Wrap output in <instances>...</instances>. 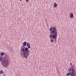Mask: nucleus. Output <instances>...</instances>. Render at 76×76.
Listing matches in <instances>:
<instances>
[{
	"label": "nucleus",
	"mask_w": 76,
	"mask_h": 76,
	"mask_svg": "<svg viewBox=\"0 0 76 76\" xmlns=\"http://www.w3.org/2000/svg\"><path fill=\"white\" fill-rule=\"evenodd\" d=\"M50 31H51V33L54 34V35L51 34L50 35V39H52L53 38V39L56 38L57 35V31L56 30V27L54 26L53 28L51 27L50 30Z\"/></svg>",
	"instance_id": "nucleus-1"
},
{
	"label": "nucleus",
	"mask_w": 76,
	"mask_h": 76,
	"mask_svg": "<svg viewBox=\"0 0 76 76\" xmlns=\"http://www.w3.org/2000/svg\"><path fill=\"white\" fill-rule=\"evenodd\" d=\"M28 50H28L27 47L25 48V50L24 48H22L21 49V51L23 52V56L26 58H27L29 56V52H28V53H26V52Z\"/></svg>",
	"instance_id": "nucleus-2"
},
{
	"label": "nucleus",
	"mask_w": 76,
	"mask_h": 76,
	"mask_svg": "<svg viewBox=\"0 0 76 76\" xmlns=\"http://www.w3.org/2000/svg\"><path fill=\"white\" fill-rule=\"evenodd\" d=\"M71 75V76H76V72L74 68L72 69L71 73L69 72L66 74L67 76H69Z\"/></svg>",
	"instance_id": "nucleus-3"
},
{
	"label": "nucleus",
	"mask_w": 76,
	"mask_h": 76,
	"mask_svg": "<svg viewBox=\"0 0 76 76\" xmlns=\"http://www.w3.org/2000/svg\"><path fill=\"white\" fill-rule=\"evenodd\" d=\"M1 64L3 66H8L9 64L8 60L7 59L5 61L4 60L3 61H1Z\"/></svg>",
	"instance_id": "nucleus-4"
},
{
	"label": "nucleus",
	"mask_w": 76,
	"mask_h": 76,
	"mask_svg": "<svg viewBox=\"0 0 76 76\" xmlns=\"http://www.w3.org/2000/svg\"><path fill=\"white\" fill-rule=\"evenodd\" d=\"M69 17L70 18H72L74 17L73 14L72 12L70 13Z\"/></svg>",
	"instance_id": "nucleus-5"
},
{
	"label": "nucleus",
	"mask_w": 76,
	"mask_h": 76,
	"mask_svg": "<svg viewBox=\"0 0 76 76\" xmlns=\"http://www.w3.org/2000/svg\"><path fill=\"white\" fill-rule=\"evenodd\" d=\"M27 47L28 49H30L31 48V46L30 45L29 43H27Z\"/></svg>",
	"instance_id": "nucleus-6"
},
{
	"label": "nucleus",
	"mask_w": 76,
	"mask_h": 76,
	"mask_svg": "<svg viewBox=\"0 0 76 76\" xmlns=\"http://www.w3.org/2000/svg\"><path fill=\"white\" fill-rule=\"evenodd\" d=\"M57 4L56 3H54V4L53 7L54 8H56L57 6Z\"/></svg>",
	"instance_id": "nucleus-7"
},
{
	"label": "nucleus",
	"mask_w": 76,
	"mask_h": 76,
	"mask_svg": "<svg viewBox=\"0 0 76 76\" xmlns=\"http://www.w3.org/2000/svg\"><path fill=\"white\" fill-rule=\"evenodd\" d=\"M23 46H25L26 45V42H24L23 43Z\"/></svg>",
	"instance_id": "nucleus-8"
},
{
	"label": "nucleus",
	"mask_w": 76,
	"mask_h": 76,
	"mask_svg": "<svg viewBox=\"0 0 76 76\" xmlns=\"http://www.w3.org/2000/svg\"><path fill=\"white\" fill-rule=\"evenodd\" d=\"M68 70L69 72H70L71 71H72V69H71L70 68H69Z\"/></svg>",
	"instance_id": "nucleus-9"
},
{
	"label": "nucleus",
	"mask_w": 76,
	"mask_h": 76,
	"mask_svg": "<svg viewBox=\"0 0 76 76\" xmlns=\"http://www.w3.org/2000/svg\"><path fill=\"white\" fill-rule=\"evenodd\" d=\"M3 73V72L2 70H1L0 71V74H2Z\"/></svg>",
	"instance_id": "nucleus-10"
},
{
	"label": "nucleus",
	"mask_w": 76,
	"mask_h": 76,
	"mask_svg": "<svg viewBox=\"0 0 76 76\" xmlns=\"http://www.w3.org/2000/svg\"><path fill=\"white\" fill-rule=\"evenodd\" d=\"M1 56H4V53H3V52L1 53Z\"/></svg>",
	"instance_id": "nucleus-11"
},
{
	"label": "nucleus",
	"mask_w": 76,
	"mask_h": 76,
	"mask_svg": "<svg viewBox=\"0 0 76 76\" xmlns=\"http://www.w3.org/2000/svg\"><path fill=\"white\" fill-rule=\"evenodd\" d=\"M53 41H54V40H53V39H50V42H53Z\"/></svg>",
	"instance_id": "nucleus-12"
},
{
	"label": "nucleus",
	"mask_w": 76,
	"mask_h": 76,
	"mask_svg": "<svg viewBox=\"0 0 76 76\" xmlns=\"http://www.w3.org/2000/svg\"><path fill=\"white\" fill-rule=\"evenodd\" d=\"M2 61V58L1 57H0V61Z\"/></svg>",
	"instance_id": "nucleus-13"
},
{
	"label": "nucleus",
	"mask_w": 76,
	"mask_h": 76,
	"mask_svg": "<svg viewBox=\"0 0 76 76\" xmlns=\"http://www.w3.org/2000/svg\"><path fill=\"white\" fill-rule=\"evenodd\" d=\"M29 0H26V2H28V1H29Z\"/></svg>",
	"instance_id": "nucleus-14"
},
{
	"label": "nucleus",
	"mask_w": 76,
	"mask_h": 76,
	"mask_svg": "<svg viewBox=\"0 0 76 76\" xmlns=\"http://www.w3.org/2000/svg\"><path fill=\"white\" fill-rule=\"evenodd\" d=\"M70 65H72V63H70Z\"/></svg>",
	"instance_id": "nucleus-15"
},
{
	"label": "nucleus",
	"mask_w": 76,
	"mask_h": 76,
	"mask_svg": "<svg viewBox=\"0 0 76 76\" xmlns=\"http://www.w3.org/2000/svg\"><path fill=\"white\" fill-rule=\"evenodd\" d=\"M22 1V0H20V1Z\"/></svg>",
	"instance_id": "nucleus-16"
},
{
	"label": "nucleus",
	"mask_w": 76,
	"mask_h": 76,
	"mask_svg": "<svg viewBox=\"0 0 76 76\" xmlns=\"http://www.w3.org/2000/svg\"><path fill=\"white\" fill-rule=\"evenodd\" d=\"M3 76H6L5 75H4Z\"/></svg>",
	"instance_id": "nucleus-17"
}]
</instances>
